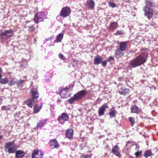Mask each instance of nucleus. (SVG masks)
Listing matches in <instances>:
<instances>
[{
  "mask_svg": "<svg viewBox=\"0 0 158 158\" xmlns=\"http://www.w3.org/2000/svg\"><path fill=\"white\" fill-rule=\"evenodd\" d=\"M34 29V28L33 26H31L29 27V31H33Z\"/></svg>",
  "mask_w": 158,
  "mask_h": 158,
  "instance_id": "nucleus-41",
  "label": "nucleus"
},
{
  "mask_svg": "<svg viewBox=\"0 0 158 158\" xmlns=\"http://www.w3.org/2000/svg\"><path fill=\"white\" fill-rule=\"evenodd\" d=\"M10 107H7V106H6V110H10Z\"/></svg>",
  "mask_w": 158,
  "mask_h": 158,
  "instance_id": "nucleus-44",
  "label": "nucleus"
},
{
  "mask_svg": "<svg viewBox=\"0 0 158 158\" xmlns=\"http://www.w3.org/2000/svg\"><path fill=\"white\" fill-rule=\"evenodd\" d=\"M24 80H20L19 81H18L17 83V86L18 87H19L20 86H22V84L23 83Z\"/></svg>",
  "mask_w": 158,
  "mask_h": 158,
  "instance_id": "nucleus-32",
  "label": "nucleus"
},
{
  "mask_svg": "<svg viewBox=\"0 0 158 158\" xmlns=\"http://www.w3.org/2000/svg\"><path fill=\"white\" fill-rule=\"evenodd\" d=\"M103 60L102 57L98 56L94 59V63L95 65H98L101 63Z\"/></svg>",
  "mask_w": 158,
  "mask_h": 158,
  "instance_id": "nucleus-18",
  "label": "nucleus"
},
{
  "mask_svg": "<svg viewBox=\"0 0 158 158\" xmlns=\"http://www.w3.org/2000/svg\"><path fill=\"white\" fill-rule=\"evenodd\" d=\"M42 104L41 103V105L38 107V105H35L34 106L33 109L34 112L36 113L38 112L42 108Z\"/></svg>",
  "mask_w": 158,
  "mask_h": 158,
  "instance_id": "nucleus-24",
  "label": "nucleus"
},
{
  "mask_svg": "<svg viewBox=\"0 0 158 158\" xmlns=\"http://www.w3.org/2000/svg\"><path fill=\"white\" fill-rule=\"evenodd\" d=\"M118 27V24L116 22H112L110 24V28L111 30H114L117 28Z\"/></svg>",
  "mask_w": 158,
  "mask_h": 158,
  "instance_id": "nucleus-25",
  "label": "nucleus"
},
{
  "mask_svg": "<svg viewBox=\"0 0 158 158\" xmlns=\"http://www.w3.org/2000/svg\"><path fill=\"white\" fill-rule=\"evenodd\" d=\"M47 121V119L40 121L38 123L36 128H41L45 124Z\"/></svg>",
  "mask_w": 158,
  "mask_h": 158,
  "instance_id": "nucleus-22",
  "label": "nucleus"
},
{
  "mask_svg": "<svg viewBox=\"0 0 158 158\" xmlns=\"http://www.w3.org/2000/svg\"><path fill=\"white\" fill-rule=\"evenodd\" d=\"M69 90V89L67 86L61 87L60 95L61 97L62 98H65Z\"/></svg>",
  "mask_w": 158,
  "mask_h": 158,
  "instance_id": "nucleus-10",
  "label": "nucleus"
},
{
  "mask_svg": "<svg viewBox=\"0 0 158 158\" xmlns=\"http://www.w3.org/2000/svg\"><path fill=\"white\" fill-rule=\"evenodd\" d=\"M8 80L7 78H5L2 79L0 81V83L2 84H5L8 82Z\"/></svg>",
  "mask_w": 158,
  "mask_h": 158,
  "instance_id": "nucleus-30",
  "label": "nucleus"
},
{
  "mask_svg": "<svg viewBox=\"0 0 158 158\" xmlns=\"http://www.w3.org/2000/svg\"><path fill=\"white\" fill-rule=\"evenodd\" d=\"M59 56L60 59L63 60H65V58L64 57V55L61 53L59 54Z\"/></svg>",
  "mask_w": 158,
  "mask_h": 158,
  "instance_id": "nucleus-35",
  "label": "nucleus"
},
{
  "mask_svg": "<svg viewBox=\"0 0 158 158\" xmlns=\"http://www.w3.org/2000/svg\"><path fill=\"white\" fill-rule=\"evenodd\" d=\"M115 112L114 110H112L110 112L109 114L111 118H113L115 116Z\"/></svg>",
  "mask_w": 158,
  "mask_h": 158,
  "instance_id": "nucleus-33",
  "label": "nucleus"
},
{
  "mask_svg": "<svg viewBox=\"0 0 158 158\" xmlns=\"http://www.w3.org/2000/svg\"><path fill=\"white\" fill-rule=\"evenodd\" d=\"M131 111L132 113H138V107L136 105H134L131 108Z\"/></svg>",
  "mask_w": 158,
  "mask_h": 158,
  "instance_id": "nucleus-28",
  "label": "nucleus"
},
{
  "mask_svg": "<svg viewBox=\"0 0 158 158\" xmlns=\"http://www.w3.org/2000/svg\"><path fill=\"white\" fill-rule=\"evenodd\" d=\"M43 154L40 150H34L32 153V158H43Z\"/></svg>",
  "mask_w": 158,
  "mask_h": 158,
  "instance_id": "nucleus-9",
  "label": "nucleus"
},
{
  "mask_svg": "<svg viewBox=\"0 0 158 158\" xmlns=\"http://www.w3.org/2000/svg\"><path fill=\"white\" fill-rule=\"evenodd\" d=\"M1 74H0V79L1 78Z\"/></svg>",
  "mask_w": 158,
  "mask_h": 158,
  "instance_id": "nucleus-48",
  "label": "nucleus"
},
{
  "mask_svg": "<svg viewBox=\"0 0 158 158\" xmlns=\"http://www.w3.org/2000/svg\"><path fill=\"white\" fill-rule=\"evenodd\" d=\"M151 25L152 26L153 25L152 24H151Z\"/></svg>",
  "mask_w": 158,
  "mask_h": 158,
  "instance_id": "nucleus-50",
  "label": "nucleus"
},
{
  "mask_svg": "<svg viewBox=\"0 0 158 158\" xmlns=\"http://www.w3.org/2000/svg\"><path fill=\"white\" fill-rule=\"evenodd\" d=\"M21 66H23V65H21Z\"/></svg>",
  "mask_w": 158,
  "mask_h": 158,
  "instance_id": "nucleus-49",
  "label": "nucleus"
},
{
  "mask_svg": "<svg viewBox=\"0 0 158 158\" xmlns=\"http://www.w3.org/2000/svg\"><path fill=\"white\" fill-rule=\"evenodd\" d=\"M87 5L90 9H93L94 7L95 3L93 0H88L87 1Z\"/></svg>",
  "mask_w": 158,
  "mask_h": 158,
  "instance_id": "nucleus-21",
  "label": "nucleus"
},
{
  "mask_svg": "<svg viewBox=\"0 0 158 158\" xmlns=\"http://www.w3.org/2000/svg\"><path fill=\"white\" fill-rule=\"evenodd\" d=\"M66 136L69 139H71L73 137V131L72 129H68L66 131Z\"/></svg>",
  "mask_w": 158,
  "mask_h": 158,
  "instance_id": "nucleus-16",
  "label": "nucleus"
},
{
  "mask_svg": "<svg viewBox=\"0 0 158 158\" xmlns=\"http://www.w3.org/2000/svg\"><path fill=\"white\" fill-rule=\"evenodd\" d=\"M157 75L158 76V73H157Z\"/></svg>",
  "mask_w": 158,
  "mask_h": 158,
  "instance_id": "nucleus-51",
  "label": "nucleus"
},
{
  "mask_svg": "<svg viewBox=\"0 0 158 158\" xmlns=\"http://www.w3.org/2000/svg\"><path fill=\"white\" fill-rule=\"evenodd\" d=\"M129 119L131 123V125L132 126H133L135 123L134 118L133 117H129Z\"/></svg>",
  "mask_w": 158,
  "mask_h": 158,
  "instance_id": "nucleus-31",
  "label": "nucleus"
},
{
  "mask_svg": "<svg viewBox=\"0 0 158 158\" xmlns=\"http://www.w3.org/2000/svg\"><path fill=\"white\" fill-rule=\"evenodd\" d=\"M51 37H50V38H48V39H46L45 40H46L47 41H48V40H50L51 39Z\"/></svg>",
  "mask_w": 158,
  "mask_h": 158,
  "instance_id": "nucleus-43",
  "label": "nucleus"
},
{
  "mask_svg": "<svg viewBox=\"0 0 158 158\" xmlns=\"http://www.w3.org/2000/svg\"><path fill=\"white\" fill-rule=\"evenodd\" d=\"M87 91L85 90L79 91L73 97L68 99V102L69 103L73 104L75 101H77L84 97Z\"/></svg>",
  "mask_w": 158,
  "mask_h": 158,
  "instance_id": "nucleus-3",
  "label": "nucleus"
},
{
  "mask_svg": "<svg viewBox=\"0 0 158 158\" xmlns=\"http://www.w3.org/2000/svg\"><path fill=\"white\" fill-rule=\"evenodd\" d=\"M114 57L112 56H110L108 59L107 61L110 62L112 60H114Z\"/></svg>",
  "mask_w": 158,
  "mask_h": 158,
  "instance_id": "nucleus-37",
  "label": "nucleus"
},
{
  "mask_svg": "<svg viewBox=\"0 0 158 158\" xmlns=\"http://www.w3.org/2000/svg\"><path fill=\"white\" fill-rule=\"evenodd\" d=\"M127 41L121 42L119 43V48L121 50L125 51L127 47Z\"/></svg>",
  "mask_w": 158,
  "mask_h": 158,
  "instance_id": "nucleus-17",
  "label": "nucleus"
},
{
  "mask_svg": "<svg viewBox=\"0 0 158 158\" xmlns=\"http://www.w3.org/2000/svg\"><path fill=\"white\" fill-rule=\"evenodd\" d=\"M2 110H6V106H2Z\"/></svg>",
  "mask_w": 158,
  "mask_h": 158,
  "instance_id": "nucleus-42",
  "label": "nucleus"
},
{
  "mask_svg": "<svg viewBox=\"0 0 158 158\" xmlns=\"http://www.w3.org/2000/svg\"><path fill=\"white\" fill-rule=\"evenodd\" d=\"M119 151V147L117 145L113 147L112 149V152L114 155L119 157L121 156Z\"/></svg>",
  "mask_w": 158,
  "mask_h": 158,
  "instance_id": "nucleus-13",
  "label": "nucleus"
},
{
  "mask_svg": "<svg viewBox=\"0 0 158 158\" xmlns=\"http://www.w3.org/2000/svg\"><path fill=\"white\" fill-rule=\"evenodd\" d=\"M141 154V152H135V155L136 157L138 156Z\"/></svg>",
  "mask_w": 158,
  "mask_h": 158,
  "instance_id": "nucleus-40",
  "label": "nucleus"
},
{
  "mask_svg": "<svg viewBox=\"0 0 158 158\" xmlns=\"http://www.w3.org/2000/svg\"><path fill=\"white\" fill-rule=\"evenodd\" d=\"M147 59V57L146 55H139L130 61V65L132 67H136L145 62Z\"/></svg>",
  "mask_w": 158,
  "mask_h": 158,
  "instance_id": "nucleus-1",
  "label": "nucleus"
},
{
  "mask_svg": "<svg viewBox=\"0 0 158 158\" xmlns=\"http://www.w3.org/2000/svg\"><path fill=\"white\" fill-rule=\"evenodd\" d=\"M46 18V16L43 12H40L36 13L34 19V21L36 23L42 21Z\"/></svg>",
  "mask_w": 158,
  "mask_h": 158,
  "instance_id": "nucleus-5",
  "label": "nucleus"
},
{
  "mask_svg": "<svg viewBox=\"0 0 158 158\" xmlns=\"http://www.w3.org/2000/svg\"><path fill=\"white\" fill-rule=\"evenodd\" d=\"M17 81V79L15 78H13L8 83V85L10 86L14 85L16 84Z\"/></svg>",
  "mask_w": 158,
  "mask_h": 158,
  "instance_id": "nucleus-27",
  "label": "nucleus"
},
{
  "mask_svg": "<svg viewBox=\"0 0 158 158\" xmlns=\"http://www.w3.org/2000/svg\"><path fill=\"white\" fill-rule=\"evenodd\" d=\"M71 12V10L70 8L66 6L62 9L60 15L63 17H66L69 15Z\"/></svg>",
  "mask_w": 158,
  "mask_h": 158,
  "instance_id": "nucleus-7",
  "label": "nucleus"
},
{
  "mask_svg": "<svg viewBox=\"0 0 158 158\" xmlns=\"http://www.w3.org/2000/svg\"><path fill=\"white\" fill-rule=\"evenodd\" d=\"M2 69L1 68H0V73H1L2 72Z\"/></svg>",
  "mask_w": 158,
  "mask_h": 158,
  "instance_id": "nucleus-45",
  "label": "nucleus"
},
{
  "mask_svg": "<svg viewBox=\"0 0 158 158\" xmlns=\"http://www.w3.org/2000/svg\"><path fill=\"white\" fill-rule=\"evenodd\" d=\"M118 88V92L121 95H126L129 93V89L123 87L122 85H119Z\"/></svg>",
  "mask_w": 158,
  "mask_h": 158,
  "instance_id": "nucleus-8",
  "label": "nucleus"
},
{
  "mask_svg": "<svg viewBox=\"0 0 158 158\" xmlns=\"http://www.w3.org/2000/svg\"><path fill=\"white\" fill-rule=\"evenodd\" d=\"M36 100H34L33 99H28L26 101V103L27 106L30 107H32L33 104L37 102Z\"/></svg>",
  "mask_w": 158,
  "mask_h": 158,
  "instance_id": "nucleus-19",
  "label": "nucleus"
},
{
  "mask_svg": "<svg viewBox=\"0 0 158 158\" xmlns=\"http://www.w3.org/2000/svg\"><path fill=\"white\" fill-rule=\"evenodd\" d=\"M146 6L143 7V11L144 15L148 19L151 18L153 15V10L150 7L154 6L155 5L154 3L152 0L146 1Z\"/></svg>",
  "mask_w": 158,
  "mask_h": 158,
  "instance_id": "nucleus-2",
  "label": "nucleus"
},
{
  "mask_svg": "<svg viewBox=\"0 0 158 158\" xmlns=\"http://www.w3.org/2000/svg\"><path fill=\"white\" fill-rule=\"evenodd\" d=\"M69 116L68 114L65 113H63L58 117L57 120L59 121L62 120H63L64 121H67L69 120Z\"/></svg>",
  "mask_w": 158,
  "mask_h": 158,
  "instance_id": "nucleus-14",
  "label": "nucleus"
},
{
  "mask_svg": "<svg viewBox=\"0 0 158 158\" xmlns=\"http://www.w3.org/2000/svg\"><path fill=\"white\" fill-rule=\"evenodd\" d=\"M2 136L1 135H0V139L2 138Z\"/></svg>",
  "mask_w": 158,
  "mask_h": 158,
  "instance_id": "nucleus-47",
  "label": "nucleus"
},
{
  "mask_svg": "<svg viewBox=\"0 0 158 158\" xmlns=\"http://www.w3.org/2000/svg\"><path fill=\"white\" fill-rule=\"evenodd\" d=\"M102 65L103 66H105L106 65V61H104L102 62H101Z\"/></svg>",
  "mask_w": 158,
  "mask_h": 158,
  "instance_id": "nucleus-39",
  "label": "nucleus"
},
{
  "mask_svg": "<svg viewBox=\"0 0 158 158\" xmlns=\"http://www.w3.org/2000/svg\"><path fill=\"white\" fill-rule=\"evenodd\" d=\"M123 51V50H121L119 48H118L115 50V55L119 57L122 56L124 54Z\"/></svg>",
  "mask_w": 158,
  "mask_h": 158,
  "instance_id": "nucleus-23",
  "label": "nucleus"
},
{
  "mask_svg": "<svg viewBox=\"0 0 158 158\" xmlns=\"http://www.w3.org/2000/svg\"><path fill=\"white\" fill-rule=\"evenodd\" d=\"M49 144L52 148H59L58 142L56 139L51 140L49 142Z\"/></svg>",
  "mask_w": 158,
  "mask_h": 158,
  "instance_id": "nucleus-12",
  "label": "nucleus"
},
{
  "mask_svg": "<svg viewBox=\"0 0 158 158\" xmlns=\"http://www.w3.org/2000/svg\"><path fill=\"white\" fill-rule=\"evenodd\" d=\"M63 37V34L62 33H60L56 37V40L57 42H59L61 41Z\"/></svg>",
  "mask_w": 158,
  "mask_h": 158,
  "instance_id": "nucleus-26",
  "label": "nucleus"
},
{
  "mask_svg": "<svg viewBox=\"0 0 158 158\" xmlns=\"http://www.w3.org/2000/svg\"><path fill=\"white\" fill-rule=\"evenodd\" d=\"M13 35V31L11 30H6L4 32L0 31V40L1 42L6 40L8 37L10 36Z\"/></svg>",
  "mask_w": 158,
  "mask_h": 158,
  "instance_id": "nucleus-6",
  "label": "nucleus"
},
{
  "mask_svg": "<svg viewBox=\"0 0 158 158\" xmlns=\"http://www.w3.org/2000/svg\"><path fill=\"white\" fill-rule=\"evenodd\" d=\"M109 5L110 6L112 7H116L115 4L113 2H110L109 3Z\"/></svg>",
  "mask_w": 158,
  "mask_h": 158,
  "instance_id": "nucleus-36",
  "label": "nucleus"
},
{
  "mask_svg": "<svg viewBox=\"0 0 158 158\" xmlns=\"http://www.w3.org/2000/svg\"><path fill=\"white\" fill-rule=\"evenodd\" d=\"M116 33L117 35H123L124 34V32L123 30H118L117 31Z\"/></svg>",
  "mask_w": 158,
  "mask_h": 158,
  "instance_id": "nucleus-34",
  "label": "nucleus"
},
{
  "mask_svg": "<svg viewBox=\"0 0 158 158\" xmlns=\"http://www.w3.org/2000/svg\"><path fill=\"white\" fill-rule=\"evenodd\" d=\"M152 155V152L150 150H147L145 151L144 154V156L146 158L149 156Z\"/></svg>",
  "mask_w": 158,
  "mask_h": 158,
  "instance_id": "nucleus-29",
  "label": "nucleus"
},
{
  "mask_svg": "<svg viewBox=\"0 0 158 158\" xmlns=\"http://www.w3.org/2000/svg\"><path fill=\"white\" fill-rule=\"evenodd\" d=\"M107 108H108V106L106 104L103 105L100 107L98 111L99 116L104 115L106 109Z\"/></svg>",
  "mask_w": 158,
  "mask_h": 158,
  "instance_id": "nucleus-15",
  "label": "nucleus"
},
{
  "mask_svg": "<svg viewBox=\"0 0 158 158\" xmlns=\"http://www.w3.org/2000/svg\"><path fill=\"white\" fill-rule=\"evenodd\" d=\"M16 157L18 158H22L24 156V153L23 152L22 150H18L15 152Z\"/></svg>",
  "mask_w": 158,
  "mask_h": 158,
  "instance_id": "nucleus-20",
  "label": "nucleus"
},
{
  "mask_svg": "<svg viewBox=\"0 0 158 158\" xmlns=\"http://www.w3.org/2000/svg\"><path fill=\"white\" fill-rule=\"evenodd\" d=\"M4 148L6 152L9 153H13L16 151V148L14 141L9 142L5 143Z\"/></svg>",
  "mask_w": 158,
  "mask_h": 158,
  "instance_id": "nucleus-4",
  "label": "nucleus"
},
{
  "mask_svg": "<svg viewBox=\"0 0 158 158\" xmlns=\"http://www.w3.org/2000/svg\"><path fill=\"white\" fill-rule=\"evenodd\" d=\"M81 158H90V156L88 155H83Z\"/></svg>",
  "mask_w": 158,
  "mask_h": 158,
  "instance_id": "nucleus-38",
  "label": "nucleus"
},
{
  "mask_svg": "<svg viewBox=\"0 0 158 158\" xmlns=\"http://www.w3.org/2000/svg\"><path fill=\"white\" fill-rule=\"evenodd\" d=\"M31 93L32 98L34 100H36L39 97L38 92L36 88H33L31 90Z\"/></svg>",
  "mask_w": 158,
  "mask_h": 158,
  "instance_id": "nucleus-11",
  "label": "nucleus"
},
{
  "mask_svg": "<svg viewBox=\"0 0 158 158\" xmlns=\"http://www.w3.org/2000/svg\"><path fill=\"white\" fill-rule=\"evenodd\" d=\"M2 100L1 99H0V105L2 103Z\"/></svg>",
  "mask_w": 158,
  "mask_h": 158,
  "instance_id": "nucleus-46",
  "label": "nucleus"
}]
</instances>
